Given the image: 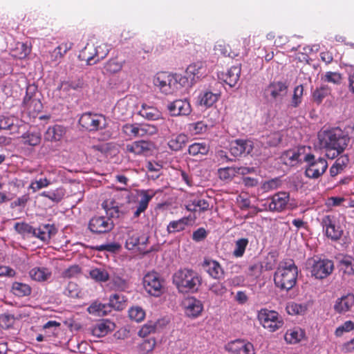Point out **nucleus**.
<instances>
[{
    "instance_id": "obj_1",
    "label": "nucleus",
    "mask_w": 354,
    "mask_h": 354,
    "mask_svg": "<svg viewBox=\"0 0 354 354\" xmlns=\"http://www.w3.org/2000/svg\"><path fill=\"white\" fill-rule=\"evenodd\" d=\"M318 138L321 147L325 149L326 157L330 159H334L341 154L348 142V138L339 129L321 131Z\"/></svg>"
},
{
    "instance_id": "obj_2",
    "label": "nucleus",
    "mask_w": 354,
    "mask_h": 354,
    "mask_svg": "<svg viewBox=\"0 0 354 354\" xmlns=\"http://www.w3.org/2000/svg\"><path fill=\"white\" fill-rule=\"evenodd\" d=\"M298 268L292 259L281 261L274 274L275 286L281 290H290L296 284Z\"/></svg>"
},
{
    "instance_id": "obj_3",
    "label": "nucleus",
    "mask_w": 354,
    "mask_h": 354,
    "mask_svg": "<svg viewBox=\"0 0 354 354\" xmlns=\"http://www.w3.org/2000/svg\"><path fill=\"white\" fill-rule=\"evenodd\" d=\"M173 283L181 292H196L201 278L192 269H180L173 275Z\"/></svg>"
},
{
    "instance_id": "obj_4",
    "label": "nucleus",
    "mask_w": 354,
    "mask_h": 354,
    "mask_svg": "<svg viewBox=\"0 0 354 354\" xmlns=\"http://www.w3.org/2000/svg\"><path fill=\"white\" fill-rule=\"evenodd\" d=\"M185 80L186 78H183L180 75L160 72L155 76L153 84L161 93L171 95L178 91L180 86L185 84Z\"/></svg>"
},
{
    "instance_id": "obj_5",
    "label": "nucleus",
    "mask_w": 354,
    "mask_h": 354,
    "mask_svg": "<svg viewBox=\"0 0 354 354\" xmlns=\"http://www.w3.org/2000/svg\"><path fill=\"white\" fill-rule=\"evenodd\" d=\"M21 109L29 116L35 118L43 109V105L38 97L37 88L35 85H28L24 97Z\"/></svg>"
},
{
    "instance_id": "obj_6",
    "label": "nucleus",
    "mask_w": 354,
    "mask_h": 354,
    "mask_svg": "<svg viewBox=\"0 0 354 354\" xmlns=\"http://www.w3.org/2000/svg\"><path fill=\"white\" fill-rule=\"evenodd\" d=\"M304 161L306 163L305 176L312 179H317L322 176L328 166L325 158L322 157L315 158V156L312 153L306 154Z\"/></svg>"
},
{
    "instance_id": "obj_7",
    "label": "nucleus",
    "mask_w": 354,
    "mask_h": 354,
    "mask_svg": "<svg viewBox=\"0 0 354 354\" xmlns=\"http://www.w3.org/2000/svg\"><path fill=\"white\" fill-rule=\"evenodd\" d=\"M257 318L261 326L270 332H275L283 326V319L278 312L268 308L258 311Z\"/></svg>"
},
{
    "instance_id": "obj_8",
    "label": "nucleus",
    "mask_w": 354,
    "mask_h": 354,
    "mask_svg": "<svg viewBox=\"0 0 354 354\" xmlns=\"http://www.w3.org/2000/svg\"><path fill=\"white\" fill-rule=\"evenodd\" d=\"M122 131L130 138H136L154 135L158 132V129L149 124L127 123L122 126Z\"/></svg>"
},
{
    "instance_id": "obj_9",
    "label": "nucleus",
    "mask_w": 354,
    "mask_h": 354,
    "mask_svg": "<svg viewBox=\"0 0 354 354\" xmlns=\"http://www.w3.org/2000/svg\"><path fill=\"white\" fill-rule=\"evenodd\" d=\"M164 279L157 272L147 273L143 277V286L145 290L154 297L160 296L164 291Z\"/></svg>"
},
{
    "instance_id": "obj_10",
    "label": "nucleus",
    "mask_w": 354,
    "mask_h": 354,
    "mask_svg": "<svg viewBox=\"0 0 354 354\" xmlns=\"http://www.w3.org/2000/svg\"><path fill=\"white\" fill-rule=\"evenodd\" d=\"M80 125L89 131H95L106 127V120L102 115L90 112L83 113L79 119Z\"/></svg>"
},
{
    "instance_id": "obj_11",
    "label": "nucleus",
    "mask_w": 354,
    "mask_h": 354,
    "mask_svg": "<svg viewBox=\"0 0 354 354\" xmlns=\"http://www.w3.org/2000/svg\"><path fill=\"white\" fill-rule=\"evenodd\" d=\"M114 227V223L110 218L104 216H95L92 217L88 225V230L95 234H106L111 232Z\"/></svg>"
},
{
    "instance_id": "obj_12",
    "label": "nucleus",
    "mask_w": 354,
    "mask_h": 354,
    "mask_svg": "<svg viewBox=\"0 0 354 354\" xmlns=\"http://www.w3.org/2000/svg\"><path fill=\"white\" fill-rule=\"evenodd\" d=\"M334 270L333 261L329 259L313 260L311 274L316 279H322L329 276Z\"/></svg>"
},
{
    "instance_id": "obj_13",
    "label": "nucleus",
    "mask_w": 354,
    "mask_h": 354,
    "mask_svg": "<svg viewBox=\"0 0 354 354\" xmlns=\"http://www.w3.org/2000/svg\"><path fill=\"white\" fill-rule=\"evenodd\" d=\"M321 224L325 230L327 237L332 240L339 239L342 234L341 227L337 225L336 218L334 215H325L322 217Z\"/></svg>"
},
{
    "instance_id": "obj_14",
    "label": "nucleus",
    "mask_w": 354,
    "mask_h": 354,
    "mask_svg": "<svg viewBox=\"0 0 354 354\" xmlns=\"http://www.w3.org/2000/svg\"><path fill=\"white\" fill-rule=\"evenodd\" d=\"M207 73V65L205 62L197 61L189 64L185 71L186 75L183 78H186L185 83L190 80L191 84L196 82Z\"/></svg>"
},
{
    "instance_id": "obj_15",
    "label": "nucleus",
    "mask_w": 354,
    "mask_h": 354,
    "mask_svg": "<svg viewBox=\"0 0 354 354\" xmlns=\"http://www.w3.org/2000/svg\"><path fill=\"white\" fill-rule=\"evenodd\" d=\"M225 349L232 354H254L253 344L239 339L229 342Z\"/></svg>"
},
{
    "instance_id": "obj_16",
    "label": "nucleus",
    "mask_w": 354,
    "mask_h": 354,
    "mask_svg": "<svg viewBox=\"0 0 354 354\" xmlns=\"http://www.w3.org/2000/svg\"><path fill=\"white\" fill-rule=\"evenodd\" d=\"M290 199L288 192H281L274 194L270 198L268 208L272 212H282L286 209Z\"/></svg>"
},
{
    "instance_id": "obj_17",
    "label": "nucleus",
    "mask_w": 354,
    "mask_h": 354,
    "mask_svg": "<svg viewBox=\"0 0 354 354\" xmlns=\"http://www.w3.org/2000/svg\"><path fill=\"white\" fill-rule=\"evenodd\" d=\"M167 109L172 116L188 115L192 112L191 105L187 100H176L167 105Z\"/></svg>"
},
{
    "instance_id": "obj_18",
    "label": "nucleus",
    "mask_w": 354,
    "mask_h": 354,
    "mask_svg": "<svg viewBox=\"0 0 354 354\" xmlns=\"http://www.w3.org/2000/svg\"><path fill=\"white\" fill-rule=\"evenodd\" d=\"M185 313L189 317H198L203 310L202 302L194 297H188L183 301Z\"/></svg>"
},
{
    "instance_id": "obj_19",
    "label": "nucleus",
    "mask_w": 354,
    "mask_h": 354,
    "mask_svg": "<svg viewBox=\"0 0 354 354\" xmlns=\"http://www.w3.org/2000/svg\"><path fill=\"white\" fill-rule=\"evenodd\" d=\"M202 266L213 279H221L224 277L225 272L217 261L211 259H205Z\"/></svg>"
},
{
    "instance_id": "obj_20",
    "label": "nucleus",
    "mask_w": 354,
    "mask_h": 354,
    "mask_svg": "<svg viewBox=\"0 0 354 354\" xmlns=\"http://www.w3.org/2000/svg\"><path fill=\"white\" fill-rule=\"evenodd\" d=\"M106 55V53L100 55L98 50L93 46L87 45L80 52V57L82 60L86 61L87 64L93 65L104 59Z\"/></svg>"
},
{
    "instance_id": "obj_21",
    "label": "nucleus",
    "mask_w": 354,
    "mask_h": 354,
    "mask_svg": "<svg viewBox=\"0 0 354 354\" xmlns=\"http://www.w3.org/2000/svg\"><path fill=\"white\" fill-rule=\"evenodd\" d=\"M35 234L32 236L39 239L44 243H48L54 236L57 230L53 225L41 224L37 228H35Z\"/></svg>"
},
{
    "instance_id": "obj_22",
    "label": "nucleus",
    "mask_w": 354,
    "mask_h": 354,
    "mask_svg": "<svg viewBox=\"0 0 354 354\" xmlns=\"http://www.w3.org/2000/svg\"><path fill=\"white\" fill-rule=\"evenodd\" d=\"M152 143L147 140L134 141L126 145V151L136 156L149 153L151 150Z\"/></svg>"
},
{
    "instance_id": "obj_23",
    "label": "nucleus",
    "mask_w": 354,
    "mask_h": 354,
    "mask_svg": "<svg viewBox=\"0 0 354 354\" xmlns=\"http://www.w3.org/2000/svg\"><path fill=\"white\" fill-rule=\"evenodd\" d=\"M251 142L244 140H236L230 144V151L234 156L248 154L252 151Z\"/></svg>"
},
{
    "instance_id": "obj_24",
    "label": "nucleus",
    "mask_w": 354,
    "mask_h": 354,
    "mask_svg": "<svg viewBox=\"0 0 354 354\" xmlns=\"http://www.w3.org/2000/svg\"><path fill=\"white\" fill-rule=\"evenodd\" d=\"M156 195V192L151 190H141L140 192V199L138 201L136 210L133 213V217L138 218L148 207L149 203Z\"/></svg>"
},
{
    "instance_id": "obj_25",
    "label": "nucleus",
    "mask_w": 354,
    "mask_h": 354,
    "mask_svg": "<svg viewBox=\"0 0 354 354\" xmlns=\"http://www.w3.org/2000/svg\"><path fill=\"white\" fill-rule=\"evenodd\" d=\"M353 306L354 295L349 293L336 300L334 304V310L338 313H345L349 311Z\"/></svg>"
},
{
    "instance_id": "obj_26",
    "label": "nucleus",
    "mask_w": 354,
    "mask_h": 354,
    "mask_svg": "<svg viewBox=\"0 0 354 354\" xmlns=\"http://www.w3.org/2000/svg\"><path fill=\"white\" fill-rule=\"evenodd\" d=\"M288 86L286 82L278 81L271 82L267 91L270 92L271 97L274 99H282L288 93Z\"/></svg>"
},
{
    "instance_id": "obj_27",
    "label": "nucleus",
    "mask_w": 354,
    "mask_h": 354,
    "mask_svg": "<svg viewBox=\"0 0 354 354\" xmlns=\"http://www.w3.org/2000/svg\"><path fill=\"white\" fill-rule=\"evenodd\" d=\"M241 71L240 66H233L226 73H223L220 78L230 87H234L239 80Z\"/></svg>"
},
{
    "instance_id": "obj_28",
    "label": "nucleus",
    "mask_w": 354,
    "mask_h": 354,
    "mask_svg": "<svg viewBox=\"0 0 354 354\" xmlns=\"http://www.w3.org/2000/svg\"><path fill=\"white\" fill-rule=\"evenodd\" d=\"M102 207L108 216L106 217L111 219L113 218H119L125 214V212L120 209L118 203L113 199L104 201L102 203Z\"/></svg>"
},
{
    "instance_id": "obj_29",
    "label": "nucleus",
    "mask_w": 354,
    "mask_h": 354,
    "mask_svg": "<svg viewBox=\"0 0 354 354\" xmlns=\"http://www.w3.org/2000/svg\"><path fill=\"white\" fill-rule=\"evenodd\" d=\"M30 277L37 282H45L52 276L50 269L46 267H35L29 272Z\"/></svg>"
},
{
    "instance_id": "obj_30",
    "label": "nucleus",
    "mask_w": 354,
    "mask_h": 354,
    "mask_svg": "<svg viewBox=\"0 0 354 354\" xmlns=\"http://www.w3.org/2000/svg\"><path fill=\"white\" fill-rule=\"evenodd\" d=\"M66 131L61 125L49 127L44 134V139L47 141L57 142L62 140Z\"/></svg>"
},
{
    "instance_id": "obj_31",
    "label": "nucleus",
    "mask_w": 354,
    "mask_h": 354,
    "mask_svg": "<svg viewBox=\"0 0 354 354\" xmlns=\"http://www.w3.org/2000/svg\"><path fill=\"white\" fill-rule=\"evenodd\" d=\"M138 114L148 120H156L160 118L161 113L154 106L142 104Z\"/></svg>"
},
{
    "instance_id": "obj_32",
    "label": "nucleus",
    "mask_w": 354,
    "mask_h": 354,
    "mask_svg": "<svg viewBox=\"0 0 354 354\" xmlns=\"http://www.w3.org/2000/svg\"><path fill=\"white\" fill-rule=\"evenodd\" d=\"M109 285L115 291H125L129 288V281L117 274H110Z\"/></svg>"
},
{
    "instance_id": "obj_33",
    "label": "nucleus",
    "mask_w": 354,
    "mask_h": 354,
    "mask_svg": "<svg viewBox=\"0 0 354 354\" xmlns=\"http://www.w3.org/2000/svg\"><path fill=\"white\" fill-rule=\"evenodd\" d=\"M11 292L18 297H28L31 295L32 288L27 283L15 281L12 284Z\"/></svg>"
},
{
    "instance_id": "obj_34",
    "label": "nucleus",
    "mask_w": 354,
    "mask_h": 354,
    "mask_svg": "<svg viewBox=\"0 0 354 354\" xmlns=\"http://www.w3.org/2000/svg\"><path fill=\"white\" fill-rule=\"evenodd\" d=\"M189 221V217H183L176 221L169 222L167 227V231L169 234H174L184 230Z\"/></svg>"
},
{
    "instance_id": "obj_35",
    "label": "nucleus",
    "mask_w": 354,
    "mask_h": 354,
    "mask_svg": "<svg viewBox=\"0 0 354 354\" xmlns=\"http://www.w3.org/2000/svg\"><path fill=\"white\" fill-rule=\"evenodd\" d=\"M187 141L188 137L184 133H180L172 137L168 142V146L173 151H180L185 147Z\"/></svg>"
},
{
    "instance_id": "obj_36",
    "label": "nucleus",
    "mask_w": 354,
    "mask_h": 354,
    "mask_svg": "<svg viewBox=\"0 0 354 354\" xmlns=\"http://www.w3.org/2000/svg\"><path fill=\"white\" fill-rule=\"evenodd\" d=\"M349 159L347 156H342L338 158L330 168V175L335 177L342 173L348 163Z\"/></svg>"
},
{
    "instance_id": "obj_37",
    "label": "nucleus",
    "mask_w": 354,
    "mask_h": 354,
    "mask_svg": "<svg viewBox=\"0 0 354 354\" xmlns=\"http://www.w3.org/2000/svg\"><path fill=\"white\" fill-rule=\"evenodd\" d=\"M127 299L125 296L115 293L110 296L109 298V308H113L117 310H122L127 306Z\"/></svg>"
},
{
    "instance_id": "obj_38",
    "label": "nucleus",
    "mask_w": 354,
    "mask_h": 354,
    "mask_svg": "<svg viewBox=\"0 0 354 354\" xmlns=\"http://www.w3.org/2000/svg\"><path fill=\"white\" fill-rule=\"evenodd\" d=\"M89 314L99 317L105 316L110 312L108 304H102L97 301L92 303L87 309Z\"/></svg>"
},
{
    "instance_id": "obj_39",
    "label": "nucleus",
    "mask_w": 354,
    "mask_h": 354,
    "mask_svg": "<svg viewBox=\"0 0 354 354\" xmlns=\"http://www.w3.org/2000/svg\"><path fill=\"white\" fill-rule=\"evenodd\" d=\"M304 337V332L299 328L288 330L284 335L285 340L289 344H297Z\"/></svg>"
},
{
    "instance_id": "obj_40",
    "label": "nucleus",
    "mask_w": 354,
    "mask_h": 354,
    "mask_svg": "<svg viewBox=\"0 0 354 354\" xmlns=\"http://www.w3.org/2000/svg\"><path fill=\"white\" fill-rule=\"evenodd\" d=\"M73 44L71 41H64L60 44L52 52L51 56L53 57V61L57 62L61 59L64 55L72 48Z\"/></svg>"
},
{
    "instance_id": "obj_41",
    "label": "nucleus",
    "mask_w": 354,
    "mask_h": 354,
    "mask_svg": "<svg viewBox=\"0 0 354 354\" xmlns=\"http://www.w3.org/2000/svg\"><path fill=\"white\" fill-rule=\"evenodd\" d=\"M209 147L205 142H194L189 146L188 153L192 156H198L207 154Z\"/></svg>"
},
{
    "instance_id": "obj_42",
    "label": "nucleus",
    "mask_w": 354,
    "mask_h": 354,
    "mask_svg": "<svg viewBox=\"0 0 354 354\" xmlns=\"http://www.w3.org/2000/svg\"><path fill=\"white\" fill-rule=\"evenodd\" d=\"M339 267L344 274L348 276L354 274V259L350 256H346L339 261Z\"/></svg>"
},
{
    "instance_id": "obj_43",
    "label": "nucleus",
    "mask_w": 354,
    "mask_h": 354,
    "mask_svg": "<svg viewBox=\"0 0 354 354\" xmlns=\"http://www.w3.org/2000/svg\"><path fill=\"white\" fill-rule=\"evenodd\" d=\"M330 94V88L327 85H322L316 89L312 93V97L313 101L319 104L322 102L323 100Z\"/></svg>"
},
{
    "instance_id": "obj_44",
    "label": "nucleus",
    "mask_w": 354,
    "mask_h": 354,
    "mask_svg": "<svg viewBox=\"0 0 354 354\" xmlns=\"http://www.w3.org/2000/svg\"><path fill=\"white\" fill-rule=\"evenodd\" d=\"M187 209L190 212H204L210 209L209 203L205 199H195L187 207Z\"/></svg>"
},
{
    "instance_id": "obj_45",
    "label": "nucleus",
    "mask_w": 354,
    "mask_h": 354,
    "mask_svg": "<svg viewBox=\"0 0 354 354\" xmlns=\"http://www.w3.org/2000/svg\"><path fill=\"white\" fill-rule=\"evenodd\" d=\"M89 274L97 282H106L110 278V274L102 268H95L91 270Z\"/></svg>"
},
{
    "instance_id": "obj_46",
    "label": "nucleus",
    "mask_w": 354,
    "mask_h": 354,
    "mask_svg": "<svg viewBox=\"0 0 354 354\" xmlns=\"http://www.w3.org/2000/svg\"><path fill=\"white\" fill-rule=\"evenodd\" d=\"M14 228L17 233L22 236L31 235L32 236L33 234H35V228L28 223L24 222L16 223Z\"/></svg>"
},
{
    "instance_id": "obj_47",
    "label": "nucleus",
    "mask_w": 354,
    "mask_h": 354,
    "mask_svg": "<svg viewBox=\"0 0 354 354\" xmlns=\"http://www.w3.org/2000/svg\"><path fill=\"white\" fill-rule=\"evenodd\" d=\"M51 184L52 181L49 178H40L39 180H32L28 187V189L31 190L33 193H35L42 188L48 187Z\"/></svg>"
},
{
    "instance_id": "obj_48",
    "label": "nucleus",
    "mask_w": 354,
    "mask_h": 354,
    "mask_svg": "<svg viewBox=\"0 0 354 354\" xmlns=\"http://www.w3.org/2000/svg\"><path fill=\"white\" fill-rule=\"evenodd\" d=\"M287 313L291 315H303L307 310L306 305L290 302L286 306Z\"/></svg>"
},
{
    "instance_id": "obj_49",
    "label": "nucleus",
    "mask_w": 354,
    "mask_h": 354,
    "mask_svg": "<svg viewBox=\"0 0 354 354\" xmlns=\"http://www.w3.org/2000/svg\"><path fill=\"white\" fill-rule=\"evenodd\" d=\"M304 94V86L300 84L294 88L293 95L290 102V106L294 108H297L302 102V97Z\"/></svg>"
},
{
    "instance_id": "obj_50",
    "label": "nucleus",
    "mask_w": 354,
    "mask_h": 354,
    "mask_svg": "<svg viewBox=\"0 0 354 354\" xmlns=\"http://www.w3.org/2000/svg\"><path fill=\"white\" fill-rule=\"evenodd\" d=\"M24 145L32 147L38 145L41 142V136L39 133H26L22 136Z\"/></svg>"
},
{
    "instance_id": "obj_51",
    "label": "nucleus",
    "mask_w": 354,
    "mask_h": 354,
    "mask_svg": "<svg viewBox=\"0 0 354 354\" xmlns=\"http://www.w3.org/2000/svg\"><path fill=\"white\" fill-rule=\"evenodd\" d=\"M322 80L325 82L339 85L342 82V74L338 72L328 71L322 77Z\"/></svg>"
},
{
    "instance_id": "obj_52",
    "label": "nucleus",
    "mask_w": 354,
    "mask_h": 354,
    "mask_svg": "<svg viewBox=\"0 0 354 354\" xmlns=\"http://www.w3.org/2000/svg\"><path fill=\"white\" fill-rule=\"evenodd\" d=\"M16 318L13 315L3 313L0 315V327L3 329L12 328L15 322Z\"/></svg>"
},
{
    "instance_id": "obj_53",
    "label": "nucleus",
    "mask_w": 354,
    "mask_h": 354,
    "mask_svg": "<svg viewBox=\"0 0 354 354\" xmlns=\"http://www.w3.org/2000/svg\"><path fill=\"white\" fill-rule=\"evenodd\" d=\"M17 119L15 117L3 116L0 118V129L13 131L17 129L15 122Z\"/></svg>"
},
{
    "instance_id": "obj_54",
    "label": "nucleus",
    "mask_w": 354,
    "mask_h": 354,
    "mask_svg": "<svg viewBox=\"0 0 354 354\" xmlns=\"http://www.w3.org/2000/svg\"><path fill=\"white\" fill-rule=\"evenodd\" d=\"M218 100V95L210 91L203 93L200 100V104L205 106H212Z\"/></svg>"
},
{
    "instance_id": "obj_55",
    "label": "nucleus",
    "mask_w": 354,
    "mask_h": 354,
    "mask_svg": "<svg viewBox=\"0 0 354 354\" xmlns=\"http://www.w3.org/2000/svg\"><path fill=\"white\" fill-rule=\"evenodd\" d=\"M129 316L131 319L140 322L144 319L145 312L141 307L135 306L129 310Z\"/></svg>"
},
{
    "instance_id": "obj_56",
    "label": "nucleus",
    "mask_w": 354,
    "mask_h": 354,
    "mask_svg": "<svg viewBox=\"0 0 354 354\" xmlns=\"http://www.w3.org/2000/svg\"><path fill=\"white\" fill-rule=\"evenodd\" d=\"M156 344V342L153 337L144 339L143 342L139 345L140 351L142 354L148 353L153 350Z\"/></svg>"
},
{
    "instance_id": "obj_57",
    "label": "nucleus",
    "mask_w": 354,
    "mask_h": 354,
    "mask_svg": "<svg viewBox=\"0 0 354 354\" xmlns=\"http://www.w3.org/2000/svg\"><path fill=\"white\" fill-rule=\"evenodd\" d=\"M248 244L247 239H240L236 241L233 254L236 257H241L243 255L245 248Z\"/></svg>"
},
{
    "instance_id": "obj_58",
    "label": "nucleus",
    "mask_w": 354,
    "mask_h": 354,
    "mask_svg": "<svg viewBox=\"0 0 354 354\" xmlns=\"http://www.w3.org/2000/svg\"><path fill=\"white\" fill-rule=\"evenodd\" d=\"M209 291L214 295L223 296L227 292V288L221 282H214L209 287Z\"/></svg>"
},
{
    "instance_id": "obj_59",
    "label": "nucleus",
    "mask_w": 354,
    "mask_h": 354,
    "mask_svg": "<svg viewBox=\"0 0 354 354\" xmlns=\"http://www.w3.org/2000/svg\"><path fill=\"white\" fill-rule=\"evenodd\" d=\"M354 329V323L353 322L348 320L345 322L341 326H338L335 331V335L337 337L342 336L344 333H348Z\"/></svg>"
},
{
    "instance_id": "obj_60",
    "label": "nucleus",
    "mask_w": 354,
    "mask_h": 354,
    "mask_svg": "<svg viewBox=\"0 0 354 354\" xmlns=\"http://www.w3.org/2000/svg\"><path fill=\"white\" fill-rule=\"evenodd\" d=\"M122 62H119L116 58L111 59L106 64V69L111 73L119 72L122 68Z\"/></svg>"
},
{
    "instance_id": "obj_61",
    "label": "nucleus",
    "mask_w": 354,
    "mask_h": 354,
    "mask_svg": "<svg viewBox=\"0 0 354 354\" xmlns=\"http://www.w3.org/2000/svg\"><path fill=\"white\" fill-rule=\"evenodd\" d=\"M156 326L152 322H148L143 325L138 332L140 337H145L151 333H155Z\"/></svg>"
},
{
    "instance_id": "obj_62",
    "label": "nucleus",
    "mask_w": 354,
    "mask_h": 354,
    "mask_svg": "<svg viewBox=\"0 0 354 354\" xmlns=\"http://www.w3.org/2000/svg\"><path fill=\"white\" fill-rule=\"evenodd\" d=\"M281 185V180L279 178H272L266 181L262 185V188L266 192L275 189Z\"/></svg>"
},
{
    "instance_id": "obj_63",
    "label": "nucleus",
    "mask_w": 354,
    "mask_h": 354,
    "mask_svg": "<svg viewBox=\"0 0 354 354\" xmlns=\"http://www.w3.org/2000/svg\"><path fill=\"white\" fill-rule=\"evenodd\" d=\"M285 158L290 164L294 165L301 161L300 153L298 151L290 150L285 153Z\"/></svg>"
},
{
    "instance_id": "obj_64",
    "label": "nucleus",
    "mask_w": 354,
    "mask_h": 354,
    "mask_svg": "<svg viewBox=\"0 0 354 354\" xmlns=\"http://www.w3.org/2000/svg\"><path fill=\"white\" fill-rule=\"evenodd\" d=\"M140 244V238L137 233L129 234V237L126 241V247L129 250H133L136 246Z\"/></svg>"
}]
</instances>
